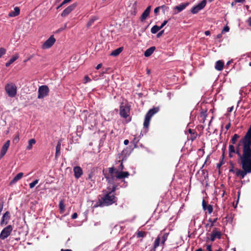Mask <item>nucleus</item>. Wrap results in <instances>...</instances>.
<instances>
[{"instance_id": "0e129e2a", "label": "nucleus", "mask_w": 251, "mask_h": 251, "mask_svg": "<svg viewBox=\"0 0 251 251\" xmlns=\"http://www.w3.org/2000/svg\"><path fill=\"white\" fill-rule=\"evenodd\" d=\"M124 143L125 145H127L129 143V141L127 139H126L124 141Z\"/></svg>"}, {"instance_id": "79ce46f5", "label": "nucleus", "mask_w": 251, "mask_h": 251, "mask_svg": "<svg viewBox=\"0 0 251 251\" xmlns=\"http://www.w3.org/2000/svg\"><path fill=\"white\" fill-rule=\"evenodd\" d=\"M139 140H138L136 137H134V139L131 142V143H133L134 144V147H137V144Z\"/></svg>"}, {"instance_id": "603ef678", "label": "nucleus", "mask_w": 251, "mask_h": 251, "mask_svg": "<svg viewBox=\"0 0 251 251\" xmlns=\"http://www.w3.org/2000/svg\"><path fill=\"white\" fill-rule=\"evenodd\" d=\"M77 217V214L75 212L72 215V219H75Z\"/></svg>"}, {"instance_id": "8fccbe9b", "label": "nucleus", "mask_w": 251, "mask_h": 251, "mask_svg": "<svg viewBox=\"0 0 251 251\" xmlns=\"http://www.w3.org/2000/svg\"><path fill=\"white\" fill-rule=\"evenodd\" d=\"M164 30H162L161 31H160L159 33H158L157 34V37L159 38L160 36H161L162 35V34L164 33Z\"/></svg>"}, {"instance_id": "5fc2aeb1", "label": "nucleus", "mask_w": 251, "mask_h": 251, "mask_svg": "<svg viewBox=\"0 0 251 251\" xmlns=\"http://www.w3.org/2000/svg\"><path fill=\"white\" fill-rule=\"evenodd\" d=\"M72 0H64L62 2V4H65L72 1Z\"/></svg>"}, {"instance_id": "4be33fe9", "label": "nucleus", "mask_w": 251, "mask_h": 251, "mask_svg": "<svg viewBox=\"0 0 251 251\" xmlns=\"http://www.w3.org/2000/svg\"><path fill=\"white\" fill-rule=\"evenodd\" d=\"M60 150H61V142L58 141L55 148V157L57 158L60 155Z\"/></svg>"}, {"instance_id": "5701e85b", "label": "nucleus", "mask_w": 251, "mask_h": 251, "mask_svg": "<svg viewBox=\"0 0 251 251\" xmlns=\"http://www.w3.org/2000/svg\"><path fill=\"white\" fill-rule=\"evenodd\" d=\"M19 58V55H16L15 56H13L10 60L5 63L6 67H9L11 64H12L14 61H15Z\"/></svg>"}, {"instance_id": "e2e57ef3", "label": "nucleus", "mask_w": 251, "mask_h": 251, "mask_svg": "<svg viewBox=\"0 0 251 251\" xmlns=\"http://www.w3.org/2000/svg\"><path fill=\"white\" fill-rule=\"evenodd\" d=\"M101 66H102L101 64H98L96 67V69L99 70V69H100L101 67Z\"/></svg>"}, {"instance_id": "1a4fd4ad", "label": "nucleus", "mask_w": 251, "mask_h": 251, "mask_svg": "<svg viewBox=\"0 0 251 251\" xmlns=\"http://www.w3.org/2000/svg\"><path fill=\"white\" fill-rule=\"evenodd\" d=\"M77 4L74 3L65 9L61 14L62 17H66L76 7Z\"/></svg>"}, {"instance_id": "ea45409f", "label": "nucleus", "mask_w": 251, "mask_h": 251, "mask_svg": "<svg viewBox=\"0 0 251 251\" xmlns=\"http://www.w3.org/2000/svg\"><path fill=\"white\" fill-rule=\"evenodd\" d=\"M6 53V50L3 48H0V58Z\"/></svg>"}, {"instance_id": "774afa93", "label": "nucleus", "mask_w": 251, "mask_h": 251, "mask_svg": "<svg viewBox=\"0 0 251 251\" xmlns=\"http://www.w3.org/2000/svg\"><path fill=\"white\" fill-rule=\"evenodd\" d=\"M61 251H72V250L71 249H66V250L61 249Z\"/></svg>"}, {"instance_id": "423d86ee", "label": "nucleus", "mask_w": 251, "mask_h": 251, "mask_svg": "<svg viewBox=\"0 0 251 251\" xmlns=\"http://www.w3.org/2000/svg\"><path fill=\"white\" fill-rule=\"evenodd\" d=\"M49 88L47 85H42L39 87L38 98L41 99L49 95Z\"/></svg>"}, {"instance_id": "72a5a7b5", "label": "nucleus", "mask_w": 251, "mask_h": 251, "mask_svg": "<svg viewBox=\"0 0 251 251\" xmlns=\"http://www.w3.org/2000/svg\"><path fill=\"white\" fill-rule=\"evenodd\" d=\"M146 233L144 231H138L137 232V237L138 238L144 237L146 236Z\"/></svg>"}, {"instance_id": "3c124183", "label": "nucleus", "mask_w": 251, "mask_h": 251, "mask_svg": "<svg viewBox=\"0 0 251 251\" xmlns=\"http://www.w3.org/2000/svg\"><path fill=\"white\" fill-rule=\"evenodd\" d=\"M160 9L159 6L156 7L154 10V12L155 14H157Z\"/></svg>"}, {"instance_id": "6ab92c4d", "label": "nucleus", "mask_w": 251, "mask_h": 251, "mask_svg": "<svg viewBox=\"0 0 251 251\" xmlns=\"http://www.w3.org/2000/svg\"><path fill=\"white\" fill-rule=\"evenodd\" d=\"M224 62L222 60H218L216 62L215 68L218 71H222L223 69Z\"/></svg>"}, {"instance_id": "a19ab883", "label": "nucleus", "mask_w": 251, "mask_h": 251, "mask_svg": "<svg viewBox=\"0 0 251 251\" xmlns=\"http://www.w3.org/2000/svg\"><path fill=\"white\" fill-rule=\"evenodd\" d=\"M91 81V79L88 75L85 76L83 82L84 83H86L87 82H90Z\"/></svg>"}, {"instance_id": "e433bc0d", "label": "nucleus", "mask_w": 251, "mask_h": 251, "mask_svg": "<svg viewBox=\"0 0 251 251\" xmlns=\"http://www.w3.org/2000/svg\"><path fill=\"white\" fill-rule=\"evenodd\" d=\"M39 181V179H36L33 181L32 182L29 183V187L30 188H33L38 183Z\"/></svg>"}, {"instance_id": "bf43d9fd", "label": "nucleus", "mask_w": 251, "mask_h": 251, "mask_svg": "<svg viewBox=\"0 0 251 251\" xmlns=\"http://www.w3.org/2000/svg\"><path fill=\"white\" fill-rule=\"evenodd\" d=\"M3 206V204L2 202H1V203H0V213H1V211L2 210Z\"/></svg>"}, {"instance_id": "7c9ffc66", "label": "nucleus", "mask_w": 251, "mask_h": 251, "mask_svg": "<svg viewBox=\"0 0 251 251\" xmlns=\"http://www.w3.org/2000/svg\"><path fill=\"white\" fill-rule=\"evenodd\" d=\"M59 207L60 210V212L62 213L65 210V205L64 204L63 201H60L59 203Z\"/></svg>"}, {"instance_id": "864d4df0", "label": "nucleus", "mask_w": 251, "mask_h": 251, "mask_svg": "<svg viewBox=\"0 0 251 251\" xmlns=\"http://www.w3.org/2000/svg\"><path fill=\"white\" fill-rule=\"evenodd\" d=\"M230 126H231V123H230V122H229L228 124H227L225 128H226V130H227L230 128Z\"/></svg>"}, {"instance_id": "473e14b6", "label": "nucleus", "mask_w": 251, "mask_h": 251, "mask_svg": "<svg viewBox=\"0 0 251 251\" xmlns=\"http://www.w3.org/2000/svg\"><path fill=\"white\" fill-rule=\"evenodd\" d=\"M168 235V233H164L162 235H161V234H159V235H160L161 237L160 240H161L162 241L166 242V240H167Z\"/></svg>"}, {"instance_id": "4c0bfd02", "label": "nucleus", "mask_w": 251, "mask_h": 251, "mask_svg": "<svg viewBox=\"0 0 251 251\" xmlns=\"http://www.w3.org/2000/svg\"><path fill=\"white\" fill-rule=\"evenodd\" d=\"M249 173L248 171H247L246 170H243L242 172H241L240 176H241V178H244L245 176L248 174Z\"/></svg>"}, {"instance_id": "f03ea898", "label": "nucleus", "mask_w": 251, "mask_h": 251, "mask_svg": "<svg viewBox=\"0 0 251 251\" xmlns=\"http://www.w3.org/2000/svg\"><path fill=\"white\" fill-rule=\"evenodd\" d=\"M108 172H105L103 170V174L106 179L108 183L113 184L115 180L116 179L117 169L114 167L108 168Z\"/></svg>"}, {"instance_id": "ddd939ff", "label": "nucleus", "mask_w": 251, "mask_h": 251, "mask_svg": "<svg viewBox=\"0 0 251 251\" xmlns=\"http://www.w3.org/2000/svg\"><path fill=\"white\" fill-rule=\"evenodd\" d=\"M73 171L74 176L75 178L78 179L83 174L82 169L79 166H75L74 168Z\"/></svg>"}, {"instance_id": "f8f14e48", "label": "nucleus", "mask_w": 251, "mask_h": 251, "mask_svg": "<svg viewBox=\"0 0 251 251\" xmlns=\"http://www.w3.org/2000/svg\"><path fill=\"white\" fill-rule=\"evenodd\" d=\"M116 179H121L127 177L129 176V173L128 172L120 171L117 169Z\"/></svg>"}, {"instance_id": "9b49d317", "label": "nucleus", "mask_w": 251, "mask_h": 251, "mask_svg": "<svg viewBox=\"0 0 251 251\" xmlns=\"http://www.w3.org/2000/svg\"><path fill=\"white\" fill-rule=\"evenodd\" d=\"M10 219V214L9 212L6 211L5 212L2 217L1 220L0 221V225L2 226L3 225H6L8 224L9 220Z\"/></svg>"}, {"instance_id": "2f4dec72", "label": "nucleus", "mask_w": 251, "mask_h": 251, "mask_svg": "<svg viewBox=\"0 0 251 251\" xmlns=\"http://www.w3.org/2000/svg\"><path fill=\"white\" fill-rule=\"evenodd\" d=\"M201 10L199 9V8L197 6V5H196L194 6L191 10V12L193 14H197Z\"/></svg>"}, {"instance_id": "9d476101", "label": "nucleus", "mask_w": 251, "mask_h": 251, "mask_svg": "<svg viewBox=\"0 0 251 251\" xmlns=\"http://www.w3.org/2000/svg\"><path fill=\"white\" fill-rule=\"evenodd\" d=\"M216 238L220 239L221 238V233L216 228H215L210 234V240L213 242Z\"/></svg>"}, {"instance_id": "de8ad7c7", "label": "nucleus", "mask_w": 251, "mask_h": 251, "mask_svg": "<svg viewBox=\"0 0 251 251\" xmlns=\"http://www.w3.org/2000/svg\"><path fill=\"white\" fill-rule=\"evenodd\" d=\"M224 154H223V159H224ZM224 161H223V159H222V160L219 163L217 164V167L220 168L221 167V166L224 164Z\"/></svg>"}, {"instance_id": "49530a36", "label": "nucleus", "mask_w": 251, "mask_h": 251, "mask_svg": "<svg viewBox=\"0 0 251 251\" xmlns=\"http://www.w3.org/2000/svg\"><path fill=\"white\" fill-rule=\"evenodd\" d=\"M229 30V28L228 26H225L222 30V32H228Z\"/></svg>"}, {"instance_id": "dca6fc26", "label": "nucleus", "mask_w": 251, "mask_h": 251, "mask_svg": "<svg viewBox=\"0 0 251 251\" xmlns=\"http://www.w3.org/2000/svg\"><path fill=\"white\" fill-rule=\"evenodd\" d=\"M151 6H149L143 12L140 17V20L143 22L149 16L151 11Z\"/></svg>"}, {"instance_id": "f257e3e1", "label": "nucleus", "mask_w": 251, "mask_h": 251, "mask_svg": "<svg viewBox=\"0 0 251 251\" xmlns=\"http://www.w3.org/2000/svg\"><path fill=\"white\" fill-rule=\"evenodd\" d=\"M103 196L99 200L100 206H109L117 202V198L115 196V194H110L105 190L103 191Z\"/></svg>"}, {"instance_id": "39448f33", "label": "nucleus", "mask_w": 251, "mask_h": 251, "mask_svg": "<svg viewBox=\"0 0 251 251\" xmlns=\"http://www.w3.org/2000/svg\"><path fill=\"white\" fill-rule=\"evenodd\" d=\"M130 106L128 104L124 105L122 103L120 106V115L124 118H126L130 114Z\"/></svg>"}, {"instance_id": "09e8293b", "label": "nucleus", "mask_w": 251, "mask_h": 251, "mask_svg": "<svg viewBox=\"0 0 251 251\" xmlns=\"http://www.w3.org/2000/svg\"><path fill=\"white\" fill-rule=\"evenodd\" d=\"M168 23V21L167 20H165L161 24V25L160 26H159V27H160V29L161 28H162L167 23Z\"/></svg>"}, {"instance_id": "052dcab7", "label": "nucleus", "mask_w": 251, "mask_h": 251, "mask_svg": "<svg viewBox=\"0 0 251 251\" xmlns=\"http://www.w3.org/2000/svg\"><path fill=\"white\" fill-rule=\"evenodd\" d=\"M204 34L206 36H208L210 34V32L209 30H206L205 31Z\"/></svg>"}, {"instance_id": "680f3d73", "label": "nucleus", "mask_w": 251, "mask_h": 251, "mask_svg": "<svg viewBox=\"0 0 251 251\" xmlns=\"http://www.w3.org/2000/svg\"><path fill=\"white\" fill-rule=\"evenodd\" d=\"M222 37V33L219 34L217 35L216 38L217 39H220Z\"/></svg>"}, {"instance_id": "bb28decb", "label": "nucleus", "mask_w": 251, "mask_h": 251, "mask_svg": "<svg viewBox=\"0 0 251 251\" xmlns=\"http://www.w3.org/2000/svg\"><path fill=\"white\" fill-rule=\"evenodd\" d=\"M98 19L97 17L96 16L92 17L88 21L87 24V27H89L91 26L93 23Z\"/></svg>"}, {"instance_id": "4468645a", "label": "nucleus", "mask_w": 251, "mask_h": 251, "mask_svg": "<svg viewBox=\"0 0 251 251\" xmlns=\"http://www.w3.org/2000/svg\"><path fill=\"white\" fill-rule=\"evenodd\" d=\"M189 4V2H184L181 3V4L176 6L174 8L175 10H176V12H175V14L178 13L183 10L187 6H188Z\"/></svg>"}, {"instance_id": "6e6d98bb", "label": "nucleus", "mask_w": 251, "mask_h": 251, "mask_svg": "<svg viewBox=\"0 0 251 251\" xmlns=\"http://www.w3.org/2000/svg\"><path fill=\"white\" fill-rule=\"evenodd\" d=\"M124 169V166L123 163L122 162L120 165L119 170H121V171H122Z\"/></svg>"}, {"instance_id": "aec40b11", "label": "nucleus", "mask_w": 251, "mask_h": 251, "mask_svg": "<svg viewBox=\"0 0 251 251\" xmlns=\"http://www.w3.org/2000/svg\"><path fill=\"white\" fill-rule=\"evenodd\" d=\"M155 47L153 46L148 49L144 52V55L146 57H149L151 56L155 50Z\"/></svg>"}, {"instance_id": "c85d7f7f", "label": "nucleus", "mask_w": 251, "mask_h": 251, "mask_svg": "<svg viewBox=\"0 0 251 251\" xmlns=\"http://www.w3.org/2000/svg\"><path fill=\"white\" fill-rule=\"evenodd\" d=\"M116 189L117 186L114 184L111 189L109 187H107L106 190H107V192L110 193V194H114Z\"/></svg>"}, {"instance_id": "a878e982", "label": "nucleus", "mask_w": 251, "mask_h": 251, "mask_svg": "<svg viewBox=\"0 0 251 251\" xmlns=\"http://www.w3.org/2000/svg\"><path fill=\"white\" fill-rule=\"evenodd\" d=\"M36 143V141L34 139H31L28 141V145L26 147V149L27 150H30L32 148L33 145L35 144Z\"/></svg>"}, {"instance_id": "69168bd1", "label": "nucleus", "mask_w": 251, "mask_h": 251, "mask_svg": "<svg viewBox=\"0 0 251 251\" xmlns=\"http://www.w3.org/2000/svg\"><path fill=\"white\" fill-rule=\"evenodd\" d=\"M248 23H249V25L251 26V17H250L248 19Z\"/></svg>"}, {"instance_id": "c756f323", "label": "nucleus", "mask_w": 251, "mask_h": 251, "mask_svg": "<svg viewBox=\"0 0 251 251\" xmlns=\"http://www.w3.org/2000/svg\"><path fill=\"white\" fill-rule=\"evenodd\" d=\"M160 29V27L157 25H155L151 28V32L152 34L156 33Z\"/></svg>"}, {"instance_id": "b1692460", "label": "nucleus", "mask_w": 251, "mask_h": 251, "mask_svg": "<svg viewBox=\"0 0 251 251\" xmlns=\"http://www.w3.org/2000/svg\"><path fill=\"white\" fill-rule=\"evenodd\" d=\"M123 50V47H120L115 50H114L111 53V55L113 56H116L118 55Z\"/></svg>"}, {"instance_id": "2eb2a0df", "label": "nucleus", "mask_w": 251, "mask_h": 251, "mask_svg": "<svg viewBox=\"0 0 251 251\" xmlns=\"http://www.w3.org/2000/svg\"><path fill=\"white\" fill-rule=\"evenodd\" d=\"M10 145V141H7L3 145L0 153V158L3 157L6 154L7 151Z\"/></svg>"}, {"instance_id": "c03bdc74", "label": "nucleus", "mask_w": 251, "mask_h": 251, "mask_svg": "<svg viewBox=\"0 0 251 251\" xmlns=\"http://www.w3.org/2000/svg\"><path fill=\"white\" fill-rule=\"evenodd\" d=\"M217 219H218L217 218H215V219H213V220H211V219H209V221L211 223V226H214V224L217 222Z\"/></svg>"}, {"instance_id": "4d7b16f0", "label": "nucleus", "mask_w": 251, "mask_h": 251, "mask_svg": "<svg viewBox=\"0 0 251 251\" xmlns=\"http://www.w3.org/2000/svg\"><path fill=\"white\" fill-rule=\"evenodd\" d=\"M206 249H207V251H212L211 246L210 245H207L206 247Z\"/></svg>"}, {"instance_id": "f3484780", "label": "nucleus", "mask_w": 251, "mask_h": 251, "mask_svg": "<svg viewBox=\"0 0 251 251\" xmlns=\"http://www.w3.org/2000/svg\"><path fill=\"white\" fill-rule=\"evenodd\" d=\"M202 208L204 210H207L209 214H211L213 211L212 205L209 204L207 205L206 202L205 200H203L202 202Z\"/></svg>"}, {"instance_id": "f704fd0d", "label": "nucleus", "mask_w": 251, "mask_h": 251, "mask_svg": "<svg viewBox=\"0 0 251 251\" xmlns=\"http://www.w3.org/2000/svg\"><path fill=\"white\" fill-rule=\"evenodd\" d=\"M239 138V136L237 134H234V135L232 136V138H231V142L233 144H234L237 139Z\"/></svg>"}, {"instance_id": "13d9d810", "label": "nucleus", "mask_w": 251, "mask_h": 251, "mask_svg": "<svg viewBox=\"0 0 251 251\" xmlns=\"http://www.w3.org/2000/svg\"><path fill=\"white\" fill-rule=\"evenodd\" d=\"M235 3L237 2H243L245 1V0H234Z\"/></svg>"}, {"instance_id": "cd10ccee", "label": "nucleus", "mask_w": 251, "mask_h": 251, "mask_svg": "<svg viewBox=\"0 0 251 251\" xmlns=\"http://www.w3.org/2000/svg\"><path fill=\"white\" fill-rule=\"evenodd\" d=\"M207 1L206 0H202L200 3L197 5L201 10L206 5Z\"/></svg>"}, {"instance_id": "c9c22d12", "label": "nucleus", "mask_w": 251, "mask_h": 251, "mask_svg": "<svg viewBox=\"0 0 251 251\" xmlns=\"http://www.w3.org/2000/svg\"><path fill=\"white\" fill-rule=\"evenodd\" d=\"M235 148L233 145H230L229 146V156L231 157L230 153L235 152Z\"/></svg>"}, {"instance_id": "a211bd4d", "label": "nucleus", "mask_w": 251, "mask_h": 251, "mask_svg": "<svg viewBox=\"0 0 251 251\" xmlns=\"http://www.w3.org/2000/svg\"><path fill=\"white\" fill-rule=\"evenodd\" d=\"M161 237L160 235H158L157 238L155 239L153 248L150 251H155L156 249L159 246L160 242Z\"/></svg>"}, {"instance_id": "338daca9", "label": "nucleus", "mask_w": 251, "mask_h": 251, "mask_svg": "<svg viewBox=\"0 0 251 251\" xmlns=\"http://www.w3.org/2000/svg\"><path fill=\"white\" fill-rule=\"evenodd\" d=\"M233 106H232L231 107H229V108H228V112H231L233 110Z\"/></svg>"}, {"instance_id": "393cba45", "label": "nucleus", "mask_w": 251, "mask_h": 251, "mask_svg": "<svg viewBox=\"0 0 251 251\" xmlns=\"http://www.w3.org/2000/svg\"><path fill=\"white\" fill-rule=\"evenodd\" d=\"M24 174L23 173H18L11 180V183H15L18 181L19 180L21 179L23 176Z\"/></svg>"}, {"instance_id": "6e6552de", "label": "nucleus", "mask_w": 251, "mask_h": 251, "mask_svg": "<svg viewBox=\"0 0 251 251\" xmlns=\"http://www.w3.org/2000/svg\"><path fill=\"white\" fill-rule=\"evenodd\" d=\"M55 42V39L53 35H51L47 39L42 45V49H47L50 48Z\"/></svg>"}, {"instance_id": "0eeeda50", "label": "nucleus", "mask_w": 251, "mask_h": 251, "mask_svg": "<svg viewBox=\"0 0 251 251\" xmlns=\"http://www.w3.org/2000/svg\"><path fill=\"white\" fill-rule=\"evenodd\" d=\"M13 230V227L11 225H8L4 227L0 234V239L4 240L7 238L11 233Z\"/></svg>"}, {"instance_id": "412c9836", "label": "nucleus", "mask_w": 251, "mask_h": 251, "mask_svg": "<svg viewBox=\"0 0 251 251\" xmlns=\"http://www.w3.org/2000/svg\"><path fill=\"white\" fill-rule=\"evenodd\" d=\"M20 9L18 7H16L14 8L13 11H11L9 14L8 16L9 17H16L20 14Z\"/></svg>"}, {"instance_id": "a18cd8bd", "label": "nucleus", "mask_w": 251, "mask_h": 251, "mask_svg": "<svg viewBox=\"0 0 251 251\" xmlns=\"http://www.w3.org/2000/svg\"><path fill=\"white\" fill-rule=\"evenodd\" d=\"M236 171V175L237 176H240L241 172H242V170H241L240 169H236L235 170Z\"/></svg>"}, {"instance_id": "58836bf2", "label": "nucleus", "mask_w": 251, "mask_h": 251, "mask_svg": "<svg viewBox=\"0 0 251 251\" xmlns=\"http://www.w3.org/2000/svg\"><path fill=\"white\" fill-rule=\"evenodd\" d=\"M159 7H160V9H162L163 13H165V11L169 9V7L165 5H163L162 6H159Z\"/></svg>"}, {"instance_id": "37998d69", "label": "nucleus", "mask_w": 251, "mask_h": 251, "mask_svg": "<svg viewBox=\"0 0 251 251\" xmlns=\"http://www.w3.org/2000/svg\"><path fill=\"white\" fill-rule=\"evenodd\" d=\"M67 27V25L65 24L64 25V26L63 27H60L58 29H57L56 31V33H59L62 31H63L64 29H65Z\"/></svg>"}, {"instance_id": "7ed1b4c3", "label": "nucleus", "mask_w": 251, "mask_h": 251, "mask_svg": "<svg viewBox=\"0 0 251 251\" xmlns=\"http://www.w3.org/2000/svg\"><path fill=\"white\" fill-rule=\"evenodd\" d=\"M159 111V108L158 107H153L149 110L145 116L143 124L144 127L146 128H148L149 127L151 118Z\"/></svg>"}, {"instance_id": "20e7f679", "label": "nucleus", "mask_w": 251, "mask_h": 251, "mask_svg": "<svg viewBox=\"0 0 251 251\" xmlns=\"http://www.w3.org/2000/svg\"><path fill=\"white\" fill-rule=\"evenodd\" d=\"M5 90L9 97L13 98L17 94V88L14 83L10 82L5 86Z\"/></svg>"}]
</instances>
